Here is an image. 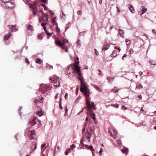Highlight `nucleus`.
<instances>
[{"instance_id":"nucleus-1","label":"nucleus","mask_w":156,"mask_h":156,"mask_svg":"<svg viewBox=\"0 0 156 156\" xmlns=\"http://www.w3.org/2000/svg\"><path fill=\"white\" fill-rule=\"evenodd\" d=\"M67 75L70 77L73 78L77 73L78 75L81 76V72L80 66L76 64H72L68 66L66 69Z\"/></svg>"},{"instance_id":"nucleus-2","label":"nucleus","mask_w":156,"mask_h":156,"mask_svg":"<svg viewBox=\"0 0 156 156\" xmlns=\"http://www.w3.org/2000/svg\"><path fill=\"white\" fill-rule=\"evenodd\" d=\"M39 7V1L37 0L32 4H30V7L33 9V14L34 16L39 15L38 8Z\"/></svg>"},{"instance_id":"nucleus-3","label":"nucleus","mask_w":156,"mask_h":156,"mask_svg":"<svg viewBox=\"0 0 156 156\" xmlns=\"http://www.w3.org/2000/svg\"><path fill=\"white\" fill-rule=\"evenodd\" d=\"M84 96L86 97V104L87 108L88 110L90 112H93L91 103H90V100L89 98V96L90 94V93L89 90L87 91V92H83Z\"/></svg>"},{"instance_id":"nucleus-4","label":"nucleus","mask_w":156,"mask_h":156,"mask_svg":"<svg viewBox=\"0 0 156 156\" xmlns=\"http://www.w3.org/2000/svg\"><path fill=\"white\" fill-rule=\"evenodd\" d=\"M50 82L54 84V86L56 87H59L60 85V79L57 76L53 75L49 78Z\"/></svg>"},{"instance_id":"nucleus-5","label":"nucleus","mask_w":156,"mask_h":156,"mask_svg":"<svg viewBox=\"0 0 156 156\" xmlns=\"http://www.w3.org/2000/svg\"><path fill=\"white\" fill-rule=\"evenodd\" d=\"M78 79L80 81L81 87L80 89V91L82 93L85 92H87V91L89 90L88 89V87L84 82L83 77H78Z\"/></svg>"},{"instance_id":"nucleus-6","label":"nucleus","mask_w":156,"mask_h":156,"mask_svg":"<svg viewBox=\"0 0 156 156\" xmlns=\"http://www.w3.org/2000/svg\"><path fill=\"white\" fill-rule=\"evenodd\" d=\"M5 6L8 9H12L15 8V5L14 3L11 0L5 4Z\"/></svg>"},{"instance_id":"nucleus-7","label":"nucleus","mask_w":156,"mask_h":156,"mask_svg":"<svg viewBox=\"0 0 156 156\" xmlns=\"http://www.w3.org/2000/svg\"><path fill=\"white\" fill-rule=\"evenodd\" d=\"M48 90L47 85L41 84L40 85V92L42 93H44Z\"/></svg>"},{"instance_id":"nucleus-8","label":"nucleus","mask_w":156,"mask_h":156,"mask_svg":"<svg viewBox=\"0 0 156 156\" xmlns=\"http://www.w3.org/2000/svg\"><path fill=\"white\" fill-rule=\"evenodd\" d=\"M108 132L111 136H112L114 138H116V132L113 129H111L109 130Z\"/></svg>"},{"instance_id":"nucleus-9","label":"nucleus","mask_w":156,"mask_h":156,"mask_svg":"<svg viewBox=\"0 0 156 156\" xmlns=\"http://www.w3.org/2000/svg\"><path fill=\"white\" fill-rule=\"evenodd\" d=\"M28 133H29L30 138L31 139H34L35 137L34 136H35V133L34 130L29 131H28Z\"/></svg>"},{"instance_id":"nucleus-10","label":"nucleus","mask_w":156,"mask_h":156,"mask_svg":"<svg viewBox=\"0 0 156 156\" xmlns=\"http://www.w3.org/2000/svg\"><path fill=\"white\" fill-rule=\"evenodd\" d=\"M36 117H34L32 121H30L29 122V124H31V126H33L36 123Z\"/></svg>"},{"instance_id":"nucleus-11","label":"nucleus","mask_w":156,"mask_h":156,"mask_svg":"<svg viewBox=\"0 0 156 156\" xmlns=\"http://www.w3.org/2000/svg\"><path fill=\"white\" fill-rule=\"evenodd\" d=\"M46 145V144L45 143H44V144L41 145V154H42L43 153V151H44L45 149L48 147V146L47 147H45L44 148V147Z\"/></svg>"},{"instance_id":"nucleus-12","label":"nucleus","mask_w":156,"mask_h":156,"mask_svg":"<svg viewBox=\"0 0 156 156\" xmlns=\"http://www.w3.org/2000/svg\"><path fill=\"white\" fill-rule=\"evenodd\" d=\"M118 32L120 36L123 38L124 37V31L123 30L121 29H119L118 30Z\"/></svg>"},{"instance_id":"nucleus-13","label":"nucleus","mask_w":156,"mask_h":156,"mask_svg":"<svg viewBox=\"0 0 156 156\" xmlns=\"http://www.w3.org/2000/svg\"><path fill=\"white\" fill-rule=\"evenodd\" d=\"M110 46L108 44H107L106 45L104 44L103 45V48H102L103 50H106L108 49Z\"/></svg>"},{"instance_id":"nucleus-14","label":"nucleus","mask_w":156,"mask_h":156,"mask_svg":"<svg viewBox=\"0 0 156 156\" xmlns=\"http://www.w3.org/2000/svg\"><path fill=\"white\" fill-rule=\"evenodd\" d=\"M117 51L115 50H114L113 51L112 54L111 55V56L113 57H116L117 55Z\"/></svg>"},{"instance_id":"nucleus-15","label":"nucleus","mask_w":156,"mask_h":156,"mask_svg":"<svg viewBox=\"0 0 156 156\" xmlns=\"http://www.w3.org/2000/svg\"><path fill=\"white\" fill-rule=\"evenodd\" d=\"M129 8L130 11L132 13H134L135 12L134 8L132 5H130L129 7Z\"/></svg>"},{"instance_id":"nucleus-16","label":"nucleus","mask_w":156,"mask_h":156,"mask_svg":"<svg viewBox=\"0 0 156 156\" xmlns=\"http://www.w3.org/2000/svg\"><path fill=\"white\" fill-rule=\"evenodd\" d=\"M123 148L122 150V152L123 153H125L126 154H127L128 151V149L127 148H126L124 146H123Z\"/></svg>"},{"instance_id":"nucleus-17","label":"nucleus","mask_w":156,"mask_h":156,"mask_svg":"<svg viewBox=\"0 0 156 156\" xmlns=\"http://www.w3.org/2000/svg\"><path fill=\"white\" fill-rule=\"evenodd\" d=\"M55 43L56 44L60 46V47L62 44V43L60 40H55Z\"/></svg>"},{"instance_id":"nucleus-18","label":"nucleus","mask_w":156,"mask_h":156,"mask_svg":"<svg viewBox=\"0 0 156 156\" xmlns=\"http://www.w3.org/2000/svg\"><path fill=\"white\" fill-rule=\"evenodd\" d=\"M90 112V115H91V117L92 118V119H93L94 120V121H95V119H96V118L95 117V114L93 112Z\"/></svg>"},{"instance_id":"nucleus-19","label":"nucleus","mask_w":156,"mask_h":156,"mask_svg":"<svg viewBox=\"0 0 156 156\" xmlns=\"http://www.w3.org/2000/svg\"><path fill=\"white\" fill-rule=\"evenodd\" d=\"M10 28L12 32H13L14 30L15 31L17 30V29L16 28L15 26H14L12 25L11 26Z\"/></svg>"},{"instance_id":"nucleus-20","label":"nucleus","mask_w":156,"mask_h":156,"mask_svg":"<svg viewBox=\"0 0 156 156\" xmlns=\"http://www.w3.org/2000/svg\"><path fill=\"white\" fill-rule=\"evenodd\" d=\"M10 36V34H8L6 35L4 37V39L5 40H7L9 37Z\"/></svg>"},{"instance_id":"nucleus-21","label":"nucleus","mask_w":156,"mask_h":156,"mask_svg":"<svg viewBox=\"0 0 156 156\" xmlns=\"http://www.w3.org/2000/svg\"><path fill=\"white\" fill-rule=\"evenodd\" d=\"M91 104L92 105V108L93 109L95 110L97 108L96 106L94 104V103L93 102L91 101Z\"/></svg>"},{"instance_id":"nucleus-22","label":"nucleus","mask_w":156,"mask_h":156,"mask_svg":"<svg viewBox=\"0 0 156 156\" xmlns=\"http://www.w3.org/2000/svg\"><path fill=\"white\" fill-rule=\"evenodd\" d=\"M33 27L30 25H28L27 26V29L29 30H30L31 31H32L33 30Z\"/></svg>"},{"instance_id":"nucleus-23","label":"nucleus","mask_w":156,"mask_h":156,"mask_svg":"<svg viewBox=\"0 0 156 156\" xmlns=\"http://www.w3.org/2000/svg\"><path fill=\"white\" fill-rule=\"evenodd\" d=\"M81 46V43L80 41V39H78V41L76 43V46L77 47L80 48V47Z\"/></svg>"},{"instance_id":"nucleus-24","label":"nucleus","mask_w":156,"mask_h":156,"mask_svg":"<svg viewBox=\"0 0 156 156\" xmlns=\"http://www.w3.org/2000/svg\"><path fill=\"white\" fill-rule=\"evenodd\" d=\"M71 24L70 23H67L66 26L65 27V31H66L69 27V26H70Z\"/></svg>"},{"instance_id":"nucleus-25","label":"nucleus","mask_w":156,"mask_h":156,"mask_svg":"<svg viewBox=\"0 0 156 156\" xmlns=\"http://www.w3.org/2000/svg\"><path fill=\"white\" fill-rule=\"evenodd\" d=\"M126 43L127 45L128 46L130 44L131 41L130 40H128V39H126Z\"/></svg>"},{"instance_id":"nucleus-26","label":"nucleus","mask_w":156,"mask_h":156,"mask_svg":"<svg viewBox=\"0 0 156 156\" xmlns=\"http://www.w3.org/2000/svg\"><path fill=\"white\" fill-rule=\"evenodd\" d=\"M44 115H45V113L44 112H43L42 110L40 111V117Z\"/></svg>"},{"instance_id":"nucleus-27","label":"nucleus","mask_w":156,"mask_h":156,"mask_svg":"<svg viewBox=\"0 0 156 156\" xmlns=\"http://www.w3.org/2000/svg\"><path fill=\"white\" fill-rule=\"evenodd\" d=\"M149 62L151 65H152L154 66L156 65V64L155 63V62L153 61L149 60Z\"/></svg>"},{"instance_id":"nucleus-28","label":"nucleus","mask_w":156,"mask_h":156,"mask_svg":"<svg viewBox=\"0 0 156 156\" xmlns=\"http://www.w3.org/2000/svg\"><path fill=\"white\" fill-rule=\"evenodd\" d=\"M46 68L47 69H53V66H52L51 65H48L46 66Z\"/></svg>"},{"instance_id":"nucleus-29","label":"nucleus","mask_w":156,"mask_h":156,"mask_svg":"<svg viewBox=\"0 0 156 156\" xmlns=\"http://www.w3.org/2000/svg\"><path fill=\"white\" fill-rule=\"evenodd\" d=\"M70 151V149L68 148L66 150V151L65 152V154L66 155H68V153Z\"/></svg>"},{"instance_id":"nucleus-30","label":"nucleus","mask_w":156,"mask_h":156,"mask_svg":"<svg viewBox=\"0 0 156 156\" xmlns=\"http://www.w3.org/2000/svg\"><path fill=\"white\" fill-rule=\"evenodd\" d=\"M141 11L145 13L147 11V9L143 6H142V9Z\"/></svg>"},{"instance_id":"nucleus-31","label":"nucleus","mask_w":156,"mask_h":156,"mask_svg":"<svg viewBox=\"0 0 156 156\" xmlns=\"http://www.w3.org/2000/svg\"><path fill=\"white\" fill-rule=\"evenodd\" d=\"M86 31H83L82 32H80L79 33V36H84L85 35Z\"/></svg>"},{"instance_id":"nucleus-32","label":"nucleus","mask_w":156,"mask_h":156,"mask_svg":"<svg viewBox=\"0 0 156 156\" xmlns=\"http://www.w3.org/2000/svg\"><path fill=\"white\" fill-rule=\"evenodd\" d=\"M111 91H113V92H114L115 93H117L118 92L119 89H113L111 90Z\"/></svg>"},{"instance_id":"nucleus-33","label":"nucleus","mask_w":156,"mask_h":156,"mask_svg":"<svg viewBox=\"0 0 156 156\" xmlns=\"http://www.w3.org/2000/svg\"><path fill=\"white\" fill-rule=\"evenodd\" d=\"M111 105L116 108H118L119 107V105L117 104H112Z\"/></svg>"},{"instance_id":"nucleus-34","label":"nucleus","mask_w":156,"mask_h":156,"mask_svg":"<svg viewBox=\"0 0 156 156\" xmlns=\"http://www.w3.org/2000/svg\"><path fill=\"white\" fill-rule=\"evenodd\" d=\"M47 34L49 36V37H51V36L52 34H53V33H49L48 31L47 30L46 31H45Z\"/></svg>"},{"instance_id":"nucleus-35","label":"nucleus","mask_w":156,"mask_h":156,"mask_svg":"<svg viewBox=\"0 0 156 156\" xmlns=\"http://www.w3.org/2000/svg\"><path fill=\"white\" fill-rule=\"evenodd\" d=\"M91 135L90 133H87V138L90 139L91 137Z\"/></svg>"},{"instance_id":"nucleus-36","label":"nucleus","mask_w":156,"mask_h":156,"mask_svg":"<svg viewBox=\"0 0 156 156\" xmlns=\"http://www.w3.org/2000/svg\"><path fill=\"white\" fill-rule=\"evenodd\" d=\"M88 149L90 150V151H94V150L93 148V147L92 145H90V146H89V148H88Z\"/></svg>"},{"instance_id":"nucleus-37","label":"nucleus","mask_w":156,"mask_h":156,"mask_svg":"<svg viewBox=\"0 0 156 156\" xmlns=\"http://www.w3.org/2000/svg\"><path fill=\"white\" fill-rule=\"evenodd\" d=\"M94 88L96 89L97 90L100 91V88L97 85H94Z\"/></svg>"},{"instance_id":"nucleus-38","label":"nucleus","mask_w":156,"mask_h":156,"mask_svg":"<svg viewBox=\"0 0 156 156\" xmlns=\"http://www.w3.org/2000/svg\"><path fill=\"white\" fill-rule=\"evenodd\" d=\"M56 31L57 32H60V29L58 28V26H56Z\"/></svg>"},{"instance_id":"nucleus-39","label":"nucleus","mask_w":156,"mask_h":156,"mask_svg":"<svg viewBox=\"0 0 156 156\" xmlns=\"http://www.w3.org/2000/svg\"><path fill=\"white\" fill-rule=\"evenodd\" d=\"M61 100H62V99H61V98H60V103H59V107H60V108H61V110H62L63 109V108H62V107L61 105Z\"/></svg>"},{"instance_id":"nucleus-40","label":"nucleus","mask_w":156,"mask_h":156,"mask_svg":"<svg viewBox=\"0 0 156 156\" xmlns=\"http://www.w3.org/2000/svg\"><path fill=\"white\" fill-rule=\"evenodd\" d=\"M68 41L67 40L64 39L63 40V42L62 43V44H64L66 43H68Z\"/></svg>"},{"instance_id":"nucleus-41","label":"nucleus","mask_w":156,"mask_h":156,"mask_svg":"<svg viewBox=\"0 0 156 156\" xmlns=\"http://www.w3.org/2000/svg\"><path fill=\"white\" fill-rule=\"evenodd\" d=\"M140 87L143 88V87L142 86V85H138L137 86H136V89L137 88V89H140Z\"/></svg>"},{"instance_id":"nucleus-42","label":"nucleus","mask_w":156,"mask_h":156,"mask_svg":"<svg viewBox=\"0 0 156 156\" xmlns=\"http://www.w3.org/2000/svg\"><path fill=\"white\" fill-rule=\"evenodd\" d=\"M56 22V17H53L52 19V22L54 23Z\"/></svg>"},{"instance_id":"nucleus-43","label":"nucleus","mask_w":156,"mask_h":156,"mask_svg":"<svg viewBox=\"0 0 156 156\" xmlns=\"http://www.w3.org/2000/svg\"><path fill=\"white\" fill-rule=\"evenodd\" d=\"M11 0H2V1L5 4L7 3L8 2L10 1Z\"/></svg>"},{"instance_id":"nucleus-44","label":"nucleus","mask_w":156,"mask_h":156,"mask_svg":"<svg viewBox=\"0 0 156 156\" xmlns=\"http://www.w3.org/2000/svg\"><path fill=\"white\" fill-rule=\"evenodd\" d=\"M117 144H118L119 145H121L122 144H121V142L120 140H117Z\"/></svg>"},{"instance_id":"nucleus-45","label":"nucleus","mask_w":156,"mask_h":156,"mask_svg":"<svg viewBox=\"0 0 156 156\" xmlns=\"http://www.w3.org/2000/svg\"><path fill=\"white\" fill-rule=\"evenodd\" d=\"M77 14L78 15H81L82 14V12L80 10H78L77 12Z\"/></svg>"},{"instance_id":"nucleus-46","label":"nucleus","mask_w":156,"mask_h":156,"mask_svg":"<svg viewBox=\"0 0 156 156\" xmlns=\"http://www.w3.org/2000/svg\"><path fill=\"white\" fill-rule=\"evenodd\" d=\"M129 54H132L133 52V49H130L129 50Z\"/></svg>"},{"instance_id":"nucleus-47","label":"nucleus","mask_w":156,"mask_h":156,"mask_svg":"<svg viewBox=\"0 0 156 156\" xmlns=\"http://www.w3.org/2000/svg\"><path fill=\"white\" fill-rule=\"evenodd\" d=\"M94 51H95V53L97 55H99V52H98L97 50L96 49H94Z\"/></svg>"},{"instance_id":"nucleus-48","label":"nucleus","mask_w":156,"mask_h":156,"mask_svg":"<svg viewBox=\"0 0 156 156\" xmlns=\"http://www.w3.org/2000/svg\"><path fill=\"white\" fill-rule=\"evenodd\" d=\"M62 14L60 16H62V17H63L64 16L65 17L66 15H65V14H64V13L63 12L62 10Z\"/></svg>"},{"instance_id":"nucleus-49","label":"nucleus","mask_w":156,"mask_h":156,"mask_svg":"<svg viewBox=\"0 0 156 156\" xmlns=\"http://www.w3.org/2000/svg\"><path fill=\"white\" fill-rule=\"evenodd\" d=\"M44 100V98L42 97L40 99V100L41 101H40V102L42 103L43 102Z\"/></svg>"},{"instance_id":"nucleus-50","label":"nucleus","mask_w":156,"mask_h":156,"mask_svg":"<svg viewBox=\"0 0 156 156\" xmlns=\"http://www.w3.org/2000/svg\"><path fill=\"white\" fill-rule=\"evenodd\" d=\"M76 147V146H75L74 144H72L70 146V148H74Z\"/></svg>"},{"instance_id":"nucleus-51","label":"nucleus","mask_w":156,"mask_h":156,"mask_svg":"<svg viewBox=\"0 0 156 156\" xmlns=\"http://www.w3.org/2000/svg\"><path fill=\"white\" fill-rule=\"evenodd\" d=\"M42 156H48V152L47 151H46L45 152V154H42Z\"/></svg>"},{"instance_id":"nucleus-52","label":"nucleus","mask_w":156,"mask_h":156,"mask_svg":"<svg viewBox=\"0 0 156 156\" xmlns=\"http://www.w3.org/2000/svg\"><path fill=\"white\" fill-rule=\"evenodd\" d=\"M38 100L37 99H35L34 101V102L36 104L38 103Z\"/></svg>"},{"instance_id":"nucleus-53","label":"nucleus","mask_w":156,"mask_h":156,"mask_svg":"<svg viewBox=\"0 0 156 156\" xmlns=\"http://www.w3.org/2000/svg\"><path fill=\"white\" fill-rule=\"evenodd\" d=\"M66 111H65V113H67V112H68V109L67 108V106H66ZM66 115V113L65 114V115H64V116Z\"/></svg>"},{"instance_id":"nucleus-54","label":"nucleus","mask_w":156,"mask_h":156,"mask_svg":"<svg viewBox=\"0 0 156 156\" xmlns=\"http://www.w3.org/2000/svg\"><path fill=\"white\" fill-rule=\"evenodd\" d=\"M61 47L62 48V49H65V47L64 45V44H62L61 46Z\"/></svg>"},{"instance_id":"nucleus-55","label":"nucleus","mask_w":156,"mask_h":156,"mask_svg":"<svg viewBox=\"0 0 156 156\" xmlns=\"http://www.w3.org/2000/svg\"><path fill=\"white\" fill-rule=\"evenodd\" d=\"M103 151V150L102 148H100V151H99V153L101 155V154Z\"/></svg>"},{"instance_id":"nucleus-56","label":"nucleus","mask_w":156,"mask_h":156,"mask_svg":"<svg viewBox=\"0 0 156 156\" xmlns=\"http://www.w3.org/2000/svg\"><path fill=\"white\" fill-rule=\"evenodd\" d=\"M25 62L28 64H29L30 63L28 59L27 58L25 59Z\"/></svg>"},{"instance_id":"nucleus-57","label":"nucleus","mask_w":156,"mask_h":156,"mask_svg":"<svg viewBox=\"0 0 156 156\" xmlns=\"http://www.w3.org/2000/svg\"><path fill=\"white\" fill-rule=\"evenodd\" d=\"M88 69V67L87 66H85L83 68V69Z\"/></svg>"},{"instance_id":"nucleus-58","label":"nucleus","mask_w":156,"mask_h":156,"mask_svg":"<svg viewBox=\"0 0 156 156\" xmlns=\"http://www.w3.org/2000/svg\"><path fill=\"white\" fill-rule=\"evenodd\" d=\"M46 24L44 23H41V25L43 27L45 26Z\"/></svg>"},{"instance_id":"nucleus-59","label":"nucleus","mask_w":156,"mask_h":156,"mask_svg":"<svg viewBox=\"0 0 156 156\" xmlns=\"http://www.w3.org/2000/svg\"><path fill=\"white\" fill-rule=\"evenodd\" d=\"M83 140H82L80 142V144H81L83 145H84V144L83 143Z\"/></svg>"},{"instance_id":"nucleus-60","label":"nucleus","mask_w":156,"mask_h":156,"mask_svg":"<svg viewBox=\"0 0 156 156\" xmlns=\"http://www.w3.org/2000/svg\"><path fill=\"white\" fill-rule=\"evenodd\" d=\"M152 32L156 34V31L154 29H153L152 30Z\"/></svg>"},{"instance_id":"nucleus-61","label":"nucleus","mask_w":156,"mask_h":156,"mask_svg":"<svg viewBox=\"0 0 156 156\" xmlns=\"http://www.w3.org/2000/svg\"><path fill=\"white\" fill-rule=\"evenodd\" d=\"M42 2H44V3H46V0H41Z\"/></svg>"},{"instance_id":"nucleus-62","label":"nucleus","mask_w":156,"mask_h":156,"mask_svg":"<svg viewBox=\"0 0 156 156\" xmlns=\"http://www.w3.org/2000/svg\"><path fill=\"white\" fill-rule=\"evenodd\" d=\"M146 123L145 122H143L142 123V125L144 126H145Z\"/></svg>"},{"instance_id":"nucleus-63","label":"nucleus","mask_w":156,"mask_h":156,"mask_svg":"<svg viewBox=\"0 0 156 156\" xmlns=\"http://www.w3.org/2000/svg\"><path fill=\"white\" fill-rule=\"evenodd\" d=\"M43 28L45 31H46L47 30L46 27L45 26L43 27Z\"/></svg>"},{"instance_id":"nucleus-64","label":"nucleus","mask_w":156,"mask_h":156,"mask_svg":"<svg viewBox=\"0 0 156 156\" xmlns=\"http://www.w3.org/2000/svg\"><path fill=\"white\" fill-rule=\"evenodd\" d=\"M153 121L156 122V117H154L153 118Z\"/></svg>"}]
</instances>
